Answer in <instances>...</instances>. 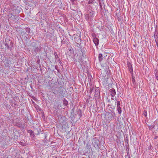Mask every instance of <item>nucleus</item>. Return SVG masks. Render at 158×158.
<instances>
[{
    "label": "nucleus",
    "instance_id": "1",
    "mask_svg": "<svg viewBox=\"0 0 158 158\" xmlns=\"http://www.w3.org/2000/svg\"><path fill=\"white\" fill-rule=\"evenodd\" d=\"M56 89L53 90V93L55 94H58L59 96L64 97L65 92L64 90V89L60 86L58 88H56Z\"/></svg>",
    "mask_w": 158,
    "mask_h": 158
},
{
    "label": "nucleus",
    "instance_id": "2",
    "mask_svg": "<svg viewBox=\"0 0 158 158\" xmlns=\"http://www.w3.org/2000/svg\"><path fill=\"white\" fill-rule=\"evenodd\" d=\"M94 12L92 10H89L87 11V14L85 15V19L87 21L93 20Z\"/></svg>",
    "mask_w": 158,
    "mask_h": 158
},
{
    "label": "nucleus",
    "instance_id": "3",
    "mask_svg": "<svg viewBox=\"0 0 158 158\" xmlns=\"http://www.w3.org/2000/svg\"><path fill=\"white\" fill-rule=\"evenodd\" d=\"M31 46L32 47V50L34 51L36 54H37V52H40L41 48V47L39 45V44L35 43H32L31 44Z\"/></svg>",
    "mask_w": 158,
    "mask_h": 158
},
{
    "label": "nucleus",
    "instance_id": "4",
    "mask_svg": "<svg viewBox=\"0 0 158 158\" xmlns=\"http://www.w3.org/2000/svg\"><path fill=\"white\" fill-rule=\"evenodd\" d=\"M92 143L94 146L96 148H98L99 147V141L98 139L94 138Z\"/></svg>",
    "mask_w": 158,
    "mask_h": 158
},
{
    "label": "nucleus",
    "instance_id": "5",
    "mask_svg": "<svg viewBox=\"0 0 158 158\" xmlns=\"http://www.w3.org/2000/svg\"><path fill=\"white\" fill-rule=\"evenodd\" d=\"M100 97V91L99 89L97 88L95 89V98L96 100H99Z\"/></svg>",
    "mask_w": 158,
    "mask_h": 158
},
{
    "label": "nucleus",
    "instance_id": "6",
    "mask_svg": "<svg viewBox=\"0 0 158 158\" xmlns=\"http://www.w3.org/2000/svg\"><path fill=\"white\" fill-rule=\"evenodd\" d=\"M85 52L84 49L82 50V54L80 56L79 60L81 62H83L86 56L84 52Z\"/></svg>",
    "mask_w": 158,
    "mask_h": 158
},
{
    "label": "nucleus",
    "instance_id": "7",
    "mask_svg": "<svg viewBox=\"0 0 158 158\" xmlns=\"http://www.w3.org/2000/svg\"><path fill=\"white\" fill-rule=\"evenodd\" d=\"M11 63L10 58H6L4 61V64L6 66L9 67Z\"/></svg>",
    "mask_w": 158,
    "mask_h": 158
},
{
    "label": "nucleus",
    "instance_id": "8",
    "mask_svg": "<svg viewBox=\"0 0 158 158\" xmlns=\"http://www.w3.org/2000/svg\"><path fill=\"white\" fill-rule=\"evenodd\" d=\"M93 41L96 46H98L99 44V40L96 36L94 37Z\"/></svg>",
    "mask_w": 158,
    "mask_h": 158
},
{
    "label": "nucleus",
    "instance_id": "9",
    "mask_svg": "<svg viewBox=\"0 0 158 158\" xmlns=\"http://www.w3.org/2000/svg\"><path fill=\"white\" fill-rule=\"evenodd\" d=\"M110 95L112 97H114L115 96L116 94L115 91L113 88L110 89Z\"/></svg>",
    "mask_w": 158,
    "mask_h": 158
},
{
    "label": "nucleus",
    "instance_id": "10",
    "mask_svg": "<svg viewBox=\"0 0 158 158\" xmlns=\"http://www.w3.org/2000/svg\"><path fill=\"white\" fill-rule=\"evenodd\" d=\"M17 125L18 127L23 129H24L25 126V124L24 123H23L21 122L17 123Z\"/></svg>",
    "mask_w": 158,
    "mask_h": 158
},
{
    "label": "nucleus",
    "instance_id": "11",
    "mask_svg": "<svg viewBox=\"0 0 158 158\" xmlns=\"http://www.w3.org/2000/svg\"><path fill=\"white\" fill-rule=\"evenodd\" d=\"M128 66L130 72L131 73V74H132L133 73V69L131 64L129 63L128 64Z\"/></svg>",
    "mask_w": 158,
    "mask_h": 158
},
{
    "label": "nucleus",
    "instance_id": "12",
    "mask_svg": "<svg viewBox=\"0 0 158 158\" xmlns=\"http://www.w3.org/2000/svg\"><path fill=\"white\" fill-rule=\"evenodd\" d=\"M10 45H11V46H10V47H9L8 44L7 43H6L5 44V45L6 46L7 48L8 49L10 48V49H11V48L12 47V46H13L12 42H10Z\"/></svg>",
    "mask_w": 158,
    "mask_h": 158
},
{
    "label": "nucleus",
    "instance_id": "13",
    "mask_svg": "<svg viewBox=\"0 0 158 158\" xmlns=\"http://www.w3.org/2000/svg\"><path fill=\"white\" fill-rule=\"evenodd\" d=\"M98 58L100 62L102 61L103 58L102 55L101 53L99 54L98 55Z\"/></svg>",
    "mask_w": 158,
    "mask_h": 158
},
{
    "label": "nucleus",
    "instance_id": "14",
    "mask_svg": "<svg viewBox=\"0 0 158 158\" xmlns=\"http://www.w3.org/2000/svg\"><path fill=\"white\" fill-rule=\"evenodd\" d=\"M54 54L55 55V57L56 60H57L59 61H60V60L58 56V54L57 53V52H54Z\"/></svg>",
    "mask_w": 158,
    "mask_h": 158
},
{
    "label": "nucleus",
    "instance_id": "15",
    "mask_svg": "<svg viewBox=\"0 0 158 158\" xmlns=\"http://www.w3.org/2000/svg\"><path fill=\"white\" fill-rule=\"evenodd\" d=\"M77 114L80 117H81L82 116L81 110L80 109H78L77 110Z\"/></svg>",
    "mask_w": 158,
    "mask_h": 158
},
{
    "label": "nucleus",
    "instance_id": "16",
    "mask_svg": "<svg viewBox=\"0 0 158 158\" xmlns=\"http://www.w3.org/2000/svg\"><path fill=\"white\" fill-rule=\"evenodd\" d=\"M63 103L64 105L67 106L68 105V101L66 99H64L63 101Z\"/></svg>",
    "mask_w": 158,
    "mask_h": 158
},
{
    "label": "nucleus",
    "instance_id": "17",
    "mask_svg": "<svg viewBox=\"0 0 158 158\" xmlns=\"http://www.w3.org/2000/svg\"><path fill=\"white\" fill-rule=\"evenodd\" d=\"M117 110L119 114H120L122 112L121 108L120 107H117Z\"/></svg>",
    "mask_w": 158,
    "mask_h": 158
},
{
    "label": "nucleus",
    "instance_id": "18",
    "mask_svg": "<svg viewBox=\"0 0 158 158\" xmlns=\"http://www.w3.org/2000/svg\"><path fill=\"white\" fill-rule=\"evenodd\" d=\"M25 30L26 32L29 33L30 32V29L29 28L27 27L26 28Z\"/></svg>",
    "mask_w": 158,
    "mask_h": 158
},
{
    "label": "nucleus",
    "instance_id": "19",
    "mask_svg": "<svg viewBox=\"0 0 158 158\" xmlns=\"http://www.w3.org/2000/svg\"><path fill=\"white\" fill-rule=\"evenodd\" d=\"M155 41L158 42V35L154 36Z\"/></svg>",
    "mask_w": 158,
    "mask_h": 158
},
{
    "label": "nucleus",
    "instance_id": "20",
    "mask_svg": "<svg viewBox=\"0 0 158 158\" xmlns=\"http://www.w3.org/2000/svg\"><path fill=\"white\" fill-rule=\"evenodd\" d=\"M148 127L149 129V130H151L154 127V126L153 125H148Z\"/></svg>",
    "mask_w": 158,
    "mask_h": 158
},
{
    "label": "nucleus",
    "instance_id": "21",
    "mask_svg": "<svg viewBox=\"0 0 158 158\" xmlns=\"http://www.w3.org/2000/svg\"><path fill=\"white\" fill-rule=\"evenodd\" d=\"M93 87L92 86H91L90 87L89 90V92L90 94H91L93 91Z\"/></svg>",
    "mask_w": 158,
    "mask_h": 158
},
{
    "label": "nucleus",
    "instance_id": "22",
    "mask_svg": "<svg viewBox=\"0 0 158 158\" xmlns=\"http://www.w3.org/2000/svg\"><path fill=\"white\" fill-rule=\"evenodd\" d=\"M158 35V32L157 30H156L154 32V36Z\"/></svg>",
    "mask_w": 158,
    "mask_h": 158
},
{
    "label": "nucleus",
    "instance_id": "23",
    "mask_svg": "<svg viewBox=\"0 0 158 158\" xmlns=\"http://www.w3.org/2000/svg\"><path fill=\"white\" fill-rule=\"evenodd\" d=\"M143 115L145 116L146 117L147 115V112L146 110H144L143 112Z\"/></svg>",
    "mask_w": 158,
    "mask_h": 158
},
{
    "label": "nucleus",
    "instance_id": "24",
    "mask_svg": "<svg viewBox=\"0 0 158 158\" xmlns=\"http://www.w3.org/2000/svg\"><path fill=\"white\" fill-rule=\"evenodd\" d=\"M120 101H118L117 102V107H120Z\"/></svg>",
    "mask_w": 158,
    "mask_h": 158
},
{
    "label": "nucleus",
    "instance_id": "25",
    "mask_svg": "<svg viewBox=\"0 0 158 158\" xmlns=\"http://www.w3.org/2000/svg\"><path fill=\"white\" fill-rule=\"evenodd\" d=\"M125 143L126 144L128 145V139H127L125 140Z\"/></svg>",
    "mask_w": 158,
    "mask_h": 158
},
{
    "label": "nucleus",
    "instance_id": "26",
    "mask_svg": "<svg viewBox=\"0 0 158 158\" xmlns=\"http://www.w3.org/2000/svg\"><path fill=\"white\" fill-rule=\"evenodd\" d=\"M132 81L133 84H134L135 82V78H132Z\"/></svg>",
    "mask_w": 158,
    "mask_h": 158
},
{
    "label": "nucleus",
    "instance_id": "27",
    "mask_svg": "<svg viewBox=\"0 0 158 158\" xmlns=\"http://www.w3.org/2000/svg\"><path fill=\"white\" fill-rule=\"evenodd\" d=\"M156 78L158 81V75L157 74H156Z\"/></svg>",
    "mask_w": 158,
    "mask_h": 158
},
{
    "label": "nucleus",
    "instance_id": "28",
    "mask_svg": "<svg viewBox=\"0 0 158 158\" xmlns=\"http://www.w3.org/2000/svg\"><path fill=\"white\" fill-rule=\"evenodd\" d=\"M93 3V2L92 1H89L88 2V3L89 4H90Z\"/></svg>",
    "mask_w": 158,
    "mask_h": 158
},
{
    "label": "nucleus",
    "instance_id": "29",
    "mask_svg": "<svg viewBox=\"0 0 158 158\" xmlns=\"http://www.w3.org/2000/svg\"><path fill=\"white\" fill-rule=\"evenodd\" d=\"M158 138V136H155L154 137L155 139H157Z\"/></svg>",
    "mask_w": 158,
    "mask_h": 158
},
{
    "label": "nucleus",
    "instance_id": "30",
    "mask_svg": "<svg viewBox=\"0 0 158 158\" xmlns=\"http://www.w3.org/2000/svg\"><path fill=\"white\" fill-rule=\"evenodd\" d=\"M59 63H60V64L61 65V66L63 64H62V63L60 61Z\"/></svg>",
    "mask_w": 158,
    "mask_h": 158
},
{
    "label": "nucleus",
    "instance_id": "31",
    "mask_svg": "<svg viewBox=\"0 0 158 158\" xmlns=\"http://www.w3.org/2000/svg\"><path fill=\"white\" fill-rule=\"evenodd\" d=\"M156 46L158 48V42H157V41H156Z\"/></svg>",
    "mask_w": 158,
    "mask_h": 158
},
{
    "label": "nucleus",
    "instance_id": "32",
    "mask_svg": "<svg viewBox=\"0 0 158 158\" xmlns=\"http://www.w3.org/2000/svg\"><path fill=\"white\" fill-rule=\"evenodd\" d=\"M70 0L71 2H74L75 1V0Z\"/></svg>",
    "mask_w": 158,
    "mask_h": 158
},
{
    "label": "nucleus",
    "instance_id": "33",
    "mask_svg": "<svg viewBox=\"0 0 158 158\" xmlns=\"http://www.w3.org/2000/svg\"><path fill=\"white\" fill-rule=\"evenodd\" d=\"M33 133V131H31L30 133L31 134H32V133Z\"/></svg>",
    "mask_w": 158,
    "mask_h": 158
},
{
    "label": "nucleus",
    "instance_id": "34",
    "mask_svg": "<svg viewBox=\"0 0 158 158\" xmlns=\"http://www.w3.org/2000/svg\"><path fill=\"white\" fill-rule=\"evenodd\" d=\"M55 69H57V67L56 66H55Z\"/></svg>",
    "mask_w": 158,
    "mask_h": 158
},
{
    "label": "nucleus",
    "instance_id": "35",
    "mask_svg": "<svg viewBox=\"0 0 158 158\" xmlns=\"http://www.w3.org/2000/svg\"><path fill=\"white\" fill-rule=\"evenodd\" d=\"M135 77L134 76H133V75H132V78H134Z\"/></svg>",
    "mask_w": 158,
    "mask_h": 158
},
{
    "label": "nucleus",
    "instance_id": "36",
    "mask_svg": "<svg viewBox=\"0 0 158 158\" xmlns=\"http://www.w3.org/2000/svg\"><path fill=\"white\" fill-rule=\"evenodd\" d=\"M111 99L113 100H114V98H111Z\"/></svg>",
    "mask_w": 158,
    "mask_h": 158
},
{
    "label": "nucleus",
    "instance_id": "37",
    "mask_svg": "<svg viewBox=\"0 0 158 158\" xmlns=\"http://www.w3.org/2000/svg\"><path fill=\"white\" fill-rule=\"evenodd\" d=\"M16 133H18V132L17 131H16Z\"/></svg>",
    "mask_w": 158,
    "mask_h": 158
},
{
    "label": "nucleus",
    "instance_id": "38",
    "mask_svg": "<svg viewBox=\"0 0 158 158\" xmlns=\"http://www.w3.org/2000/svg\"><path fill=\"white\" fill-rule=\"evenodd\" d=\"M45 138H46V135H45Z\"/></svg>",
    "mask_w": 158,
    "mask_h": 158
}]
</instances>
